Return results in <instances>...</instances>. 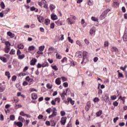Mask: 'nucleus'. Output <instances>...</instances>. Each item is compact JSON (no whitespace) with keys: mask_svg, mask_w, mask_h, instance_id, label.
<instances>
[{"mask_svg":"<svg viewBox=\"0 0 127 127\" xmlns=\"http://www.w3.org/2000/svg\"><path fill=\"white\" fill-rule=\"evenodd\" d=\"M67 39L68 40V42H70V43L72 44L73 43V40L71 39V37H68Z\"/></svg>","mask_w":127,"mask_h":127,"instance_id":"nucleus-40","label":"nucleus"},{"mask_svg":"<svg viewBox=\"0 0 127 127\" xmlns=\"http://www.w3.org/2000/svg\"><path fill=\"white\" fill-rule=\"evenodd\" d=\"M65 112H64V111L61 112V115L62 116V117H64V116H65Z\"/></svg>","mask_w":127,"mask_h":127,"instance_id":"nucleus-58","label":"nucleus"},{"mask_svg":"<svg viewBox=\"0 0 127 127\" xmlns=\"http://www.w3.org/2000/svg\"><path fill=\"white\" fill-rule=\"evenodd\" d=\"M54 27H55V25H54V23H51V25H50V28H54Z\"/></svg>","mask_w":127,"mask_h":127,"instance_id":"nucleus-64","label":"nucleus"},{"mask_svg":"<svg viewBox=\"0 0 127 127\" xmlns=\"http://www.w3.org/2000/svg\"><path fill=\"white\" fill-rule=\"evenodd\" d=\"M32 100H36L37 99V94L36 93H33L31 95Z\"/></svg>","mask_w":127,"mask_h":127,"instance_id":"nucleus-16","label":"nucleus"},{"mask_svg":"<svg viewBox=\"0 0 127 127\" xmlns=\"http://www.w3.org/2000/svg\"><path fill=\"white\" fill-rule=\"evenodd\" d=\"M4 90H5L4 87H0V92L1 93H2V92H3V91H4Z\"/></svg>","mask_w":127,"mask_h":127,"instance_id":"nucleus-52","label":"nucleus"},{"mask_svg":"<svg viewBox=\"0 0 127 127\" xmlns=\"http://www.w3.org/2000/svg\"><path fill=\"white\" fill-rule=\"evenodd\" d=\"M46 112L48 113V114H50V113H51V108H48V109L46 110Z\"/></svg>","mask_w":127,"mask_h":127,"instance_id":"nucleus-51","label":"nucleus"},{"mask_svg":"<svg viewBox=\"0 0 127 127\" xmlns=\"http://www.w3.org/2000/svg\"><path fill=\"white\" fill-rule=\"evenodd\" d=\"M49 64L47 62H45L43 64H42V67H46V66H48Z\"/></svg>","mask_w":127,"mask_h":127,"instance_id":"nucleus-36","label":"nucleus"},{"mask_svg":"<svg viewBox=\"0 0 127 127\" xmlns=\"http://www.w3.org/2000/svg\"><path fill=\"white\" fill-rule=\"evenodd\" d=\"M46 125L48 126V127H49L50 126V122L49 121H46Z\"/></svg>","mask_w":127,"mask_h":127,"instance_id":"nucleus-63","label":"nucleus"},{"mask_svg":"<svg viewBox=\"0 0 127 127\" xmlns=\"http://www.w3.org/2000/svg\"><path fill=\"white\" fill-rule=\"evenodd\" d=\"M5 76H7L8 77V79H9V78H10V73H9V71H6L5 72Z\"/></svg>","mask_w":127,"mask_h":127,"instance_id":"nucleus-32","label":"nucleus"},{"mask_svg":"<svg viewBox=\"0 0 127 127\" xmlns=\"http://www.w3.org/2000/svg\"><path fill=\"white\" fill-rule=\"evenodd\" d=\"M37 60L36 59H33L30 63V65H35V63H36Z\"/></svg>","mask_w":127,"mask_h":127,"instance_id":"nucleus-15","label":"nucleus"},{"mask_svg":"<svg viewBox=\"0 0 127 127\" xmlns=\"http://www.w3.org/2000/svg\"><path fill=\"white\" fill-rule=\"evenodd\" d=\"M67 61V58L64 57L63 60H62L61 62L62 63H64V62H66Z\"/></svg>","mask_w":127,"mask_h":127,"instance_id":"nucleus-44","label":"nucleus"},{"mask_svg":"<svg viewBox=\"0 0 127 127\" xmlns=\"http://www.w3.org/2000/svg\"><path fill=\"white\" fill-rule=\"evenodd\" d=\"M7 34V36H9L11 38H13V37H14V34H12L11 32H8Z\"/></svg>","mask_w":127,"mask_h":127,"instance_id":"nucleus-12","label":"nucleus"},{"mask_svg":"<svg viewBox=\"0 0 127 127\" xmlns=\"http://www.w3.org/2000/svg\"><path fill=\"white\" fill-rule=\"evenodd\" d=\"M38 120H43V115H39V116L38 117Z\"/></svg>","mask_w":127,"mask_h":127,"instance_id":"nucleus-46","label":"nucleus"},{"mask_svg":"<svg viewBox=\"0 0 127 127\" xmlns=\"http://www.w3.org/2000/svg\"><path fill=\"white\" fill-rule=\"evenodd\" d=\"M31 79H30V78H29V76H27L26 78H25V80L26 81H27L28 82H30V80Z\"/></svg>","mask_w":127,"mask_h":127,"instance_id":"nucleus-54","label":"nucleus"},{"mask_svg":"<svg viewBox=\"0 0 127 127\" xmlns=\"http://www.w3.org/2000/svg\"><path fill=\"white\" fill-rule=\"evenodd\" d=\"M5 44L6 45V47H9L10 46V43L9 42H5Z\"/></svg>","mask_w":127,"mask_h":127,"instance_id":"nucleus-35","label":"nucleus"},{"mask_svg":"<svg viewBox=\"0 0 127 127\" xmlns=\"http://www.w3.org/2000/svg\"><path fill=\"white\" fill-rule=\"evenodd\" d=\"M51 17L52 20H57V19H58V16L55 13H52L51 15Z\"/></svg>","mask_w":127,"mask_h":127,"instance_id":"nucleus-7","label":"nucleus"},{"mask_svg":"<svg viewBox=\"0 0 127 127\" xmlns=\"http://www.w3.org/2000/svg\"><path fill=\"white\" fill-rule=\"evenodd\" d=\"M118 75L119 77H120V78H124V74L123 73L119 72V74Z\"/></svg>","mask_w":127,"mask_h":127,"instance_id":"nucleus-53","label":"nucleus"},{"mask_svg":"<svg viewBox=\"0 0 127 127\" xmlns=\"http://www.w3.org/2000/svg\"><path fill=\"white\" fill-rule=\"evenodd\" d=\"M14 125H15L16 126H17V127H22V126H23L22 122H19H19L15 121L14 122Z\"/></svg>","mask_w":127,"mask_h":127,"instance_id":"nucleus-6","label":"nucleus"},{"mask_svg":"<svg viewBox=\"0 0 127 127\" xmlns=\"http://www.w3.org/2000/svg\"><path fill=\"white\" fill-rule=\"evenodd\" d=\"M83 60H82V62H81V64H83V62H84V61L85 60V59H87V58H88V53L86 51H84L83 52Z\"/></svg>","mask_w":127,"mask_h":127,"instance_id":"nucleus-3","label":"nucleus"},{"mask_svg":"<svg viewBox=\"0 0 127 127\" xmlns=\"http://www.w3.org/2000/svg\"><path fill=\"white\" fill-rule=\"evenodd\" d=\"M83 53L81 51L77 52L76 53V56L77 58H82Z\"/></svg>","mask_w":127,"mask_h":127,"instance_id":"nucleus-9","label":"nucleus"},{"mask_svg":"<svg viewBox=\"0 0 127 127\" xmlns=\"http://www.w3.org/2000/svg\"><path fill=\"white\" fill-rule=\"evenodd\" d=\"M103 94V90L102 89L98 90V94L101 95Z\"/></svg>","mask_w":127,"mask_h":127,"instance_id":"nucleus-57","label":"nucleus"},{"mask_svg":"<svg viewBox=\"0 0 127 127\" xmlns=\"http://www.w3.org/2000/svg\"><path fill=\"white\" fill-rule=\"evenodd\" d=\"M24 57H25V55L24 54H22L21 55H20L19 56H18V59H19L20 60H21L23 59Z\"/></svg>","mask_w":127,"mask_h":127,"instance_id":"nucleus-20","label":"nucleus"},{"mask_svg":"<svg viewBox=\"0 0 127 127\" xmlns=\"http://www.w3.org/2000/svg\"><path fill=\"white\" fill-rule=\"evenodd\" d=\"M66 92L65 91H64L63 92V93L62 94L63 95H65L66 96V95H67V93H68V91H70V89H69V88H67L66 90Z\"/></svg>","mask_w":127,"mask_h":127,"instance_id":"nucleus-30","label":"nucleus"},{"mask_svg":"<svg viewBox=\"0 0 127 127\" xmlns=\"http://www.w3.org/2000/svg\"><path fill=\"white\" fill-rule=\"evenodd\" d=\"M0 6H1V8H4L5 6L4 5V3H3V2H1Z\"/></svg>","mask_w":127,"mask_h":127,"instance_id":"nucleus-49","label":"nucleus"},{"mask_svg":"<svg viewBox=\"0 0 127 127\" xmlns=\"http://www.w3.org/2000/svg\"><path fill=\"white\" fill-rule=\"evenodd\" d=\"M50 23V20H49V19H46L45 20V24L46 25H48V24H49Z\"/></svg>","mask_w":127,"mask_h":127,"instance_id":"nucleus-25","label":"nucleus"},{"mask_svg":"<svg viewBox=\"0 0 127 127\" xmlns=\"http://www.w3.org/2000/svg\"><path fill=\"white\" fill-rule=\"evenodd\" d=\"M49 7H50V9L51 10L52 12H53V11H54L53 10H54V9H55L56 6L53 4H51L50 5Z\"/></svg>","mask_w":127,"mask_h":127,"instance_id":"nucleus-17","label":"nucleus"},{"mask_svg":"<svg viewBox=\"0 0 127 127\" xmlns=\"http://www.w3.org/2000/svg\"><path fill=\"white\" fill-rule=\"evenodd\" d=\"M48 61H49V63H50V64H52V63H53V60H52V59H48Z\"/></svg>","mask_w":127,"mask_h":127,"instance_id":"nucleus-61","label":"nucleus"},{"mask_svg":"<svg viewBox=\"0 0 127 127\" xmlns=\"http://www.w3.org/2000/svg\"><path fill=\"white\" fill-rule=\"evenodd\" d=\"M110 10V9H108L104 11L99 17L100 19H101V20H103V19H105V18H106V16H107V14H108Z\"/></svg>","mask_w":127,"mask_h":127,"instance_id":"nucleus-1","label":"nucleus"},{"mask_svg":"<svg viewBox=\"0 0 127 127\" xmlns=\"http://www.w3.org/2000/svg\"><path fill=\"white\" fill-rule=\"evenodd\" d=\"M95 32H96V27H92L90 30L89 33L91 35H93V34L95 33Z\"/></svg>","mask_w":127,"mask_h":127,"instance_id":"nucleus-10","label":"nucleus"},{"mask_svg":"<svg viewBox=\"0 0 127 127\" xmlns=\"http://www.w3.org/2000/svg\"><path fill=\"white\" fill-rule=\"evenodd\" d=\"M26 74L24 72H22L21 73H19L20 77H21V76H26Z\"/></svg>","mask_w":127,"mask_h":127,"instance_id":"nucleus-60","label":"nucleus"},{"mask_svg":"<svg viewBox=\"0 0 127 127\" xmlns=\"http://www.w3.org/2000/svg\"><path fill=\"white\" fill-rule=\"evenodd\" d=\"M91 20H92V21H97V22H98V18H96L94 16H92L91 17Z\"/></svg>","mask_w":127,"mask_h":127,"instance_id":"nucleus-31","label":"nucleus"},{"mask_svg":"<svg viewBox=\"0 0 127 127\" xmlns=\"http://www.w3.org/2000/svg\"><path fill=\"white\" fill-rule=\"evenodd\" d=\"M66 22L68 24H73L75 23V21L72 19V17H70L67 19Z\"/></svg>","mask_w":127,"mask_h":127,"instance_id":"nucleus-2","label":"nucleus"},{"mask_svg":"<svg viewBox=\"0 0 127 127\" xmlns=\"http://www.w3.org/2000/svg\"><path fill=\"white\" fill-rule=\"evenodd\" d=\"M99 101H100V99H99L98 97L95 98L93 100L94 103H97V102H99Z\"/></svg>","mask_w":127,"mask_h":127,"instance_id":"nucleus-38","label":"nucleus"},{"mask_svg":"<svg viewBox=\"0 0 127 127\" xmlns=\"http://www.w3.org/2000/svg\"><path fill=\"white\" fill-rule=\"evenodd\" d=\"M66 120H67L66 117H63L61 118V124L62 126H65V124H66Z\"/></svg>","mask_w":127,"mask_h":127,"instance_id":"nucleus-5","label":"nucleus"},{"mask_svg":"<svg viewBox=\"0 0 127 127\" xmlns=\"http://www.w3.org/2000/svg\"><path fill=\"white\" fill-rule=\"evenodd\" d=\"M56 23L59 26L60 25H62V22H61V21H60V20H58L57 21H56Z\"/></svg>","mask_w":127,"mask_h":127,"instance_id":"nucleus-29","label":"nucleus"},{"mask_svg":"<svg viewBox=\"0 0 127 127\" xmlns=\"http://www.w3.org/2000/svg\"><path fill=\"white\" fill-rule=\"evenodd\" d=\"M113 104L114 107H118V106L119 105V103L117 101L114 102Z\"/></svg>","mask_w":127,"mask_h":127,"instance_id":"nucleus-43","label":"nucleus"},{"mask_svg":"<svg viewBox=\"0 0 127 127\" xmlns=\"http://www.w3.org/2000/svg\"><path fill=\"white\" fill-rule=\"evenodd\" d=\"M61 79L60 78H58L56 79V84L57 85H60L61 84Z\"/></svg>","mask_w":127,"mask_h":127,"instance_id":"nucleus-14","label":"nucleus"},{"mask_svg":"<svg viewBox=\"0 0 127 127\" xmlns=\"http://www.w3.org/2000/svg\"><path fill=\"white\" fill-rule=\"evenodd\" d=\"M105 97L106 99H104V101L106 103H108L109 101H110V98L109 97V96L107 95H105Z\"/></svg>","mask_w":127,"mask_h":127,"instance_id":"nucleus-22","label":"nucleus"},{"mask_svg":"<svg viewBox=\"0 0 127 127\" xmlns=\"http://www.w3.org/2000/svg\"><path fill=\"white\" fill-rule=\"evenodd\" d=\"M63 85L65 88H67L68 87V83L67 82H64L63 83Z\"/></svg>","mask_w":127,"mask_h":127,"instance_id":"nucleus-59","label":"nucleus"},{"mask_svg":"<svg viewBox=\"0 0 127 127\" xmlns=\"http://www.w3.org/2000/svg\"><path fill=\"white\" fill-rule=\"evenodd\" d=\"M25 115H26V114L25 113H24L23 111H22L20 113V115L22 116V117H25Z\"/></svg>","mask_w":127,"mask_h":127,"instance_id":"nucleus-55","label":"nucleus"},{"mask_svg":"<svg viewBox=\"0 0 127 127\" xmlns=\"http://www.w3.org/2000/svg\"><path fill=\"white\" fill-rule=\"evenodd\" d=\"M57 116V112H53L52 114L49 116V119H51Z\"/></svg>","mask_w":127,"mask_h":127,"instance_id":"nucleus-13","label":"nucleus"},{"mask_svg":"<svg viewBox=\"0 0 127 127\" xmlns=\"http://www.w3.org/2000/svg\"><path fill=\"white\" fill-rule=\"evenodd\" d=\"M56 58L57 59H61L62 58V56H60L58 54H56Z\"/></svg>","mask_w":127,"mask_h":127,"instance_id":"nucleus-37","label":"nucleus"},{"mask_svg":"<svg viewBox=\"0 0 127 127\" xmlns=\"http://www.w3.org/2000/svg\"><path fill=\"white\" fill-rule=\"evenodd\" d=\"M102 113H103V111L102 110H100L99 111V112L96 113V116L97 117H100V116H101Z\"/></svg>","mask_w":127,"mask_h":127,"instance_id":"nucleus-24","label":"nucleus"},{"mask_svg":"<svg viewBox=\"0 0 127 127\" xmlns=\"http://www.w3.org/2000/svg\"><path fill=\"white\" fill-rule=\"evenodd\" d=\"M9 119L11 121H14L15 120V116L13 115H10Z\"/></svg>","mask_w":127,"mask_h":127,"instance_id":"nucleus-21","label":"nucleus"},{"mask_svg":"<svg viewBox=\"0 0 127 127\" xmlns=\"http://www.w3.org/2000/svg\"><path fill=\"white\" fill-rule=\"evenodd\" d=\"M18 120L19 121V122H21V123H24V122H25V120H24V118L20 116L18 117Z\"/></svg>","mask_w":127,"mask_h":127,"instance_id":"nucleus-18","label":"nucleus"},{"mask_svg":"<svg viewBox=\"0 0 127 127\" xmlns=\"http://www.w3.org/2000/svg\"><path fill=\"white\" fill-rule=\"evenodd\" d=\"M10 55H14L15 54V50L12 49L10 52Z\"/></svg>","mask_w":127,"mask_h":127,"instance_id":"nucleus-34","label":"nucleus"},{"mask_svg":"<svg viewBox=\"0 0 127 127\" xmlns=\"http://www.w3.org/2000/svg\"><path fill=\"white\" fill-rule=\"evenodd\" d=\"M88 5H93V2H92V0H88Z\"/></svg>","mask_w":127,"mask_h":127,"instance_id":"nucleus-45","label":"nucleus"},{"mask_svg":"<svg viewBox=\"0 0 127 127\" xmlns=\"http://www.w3.org/2000/svg\"><path fill=\"white\" fill-rule=\"evenodd\" d=\"M47 88H48V89H52V85H51L50 83H48L47 84Z\"/></svg>","mask_w":127,"mask_h":127,"instance_id":"nucleus-41","label":"nucleus"},{"mask_svg":"<svg viewBox=\"0 0 127 127\" xmlns=\"http://www.w3.org/2000/svg\"><path fill=\"white\" fill-rule=\"evenodd\" d=\"M20 54H21V52L20 51V50L18 49L17 52V55L19 56Z\"/></svg>","mask_w":127,"mask_h":127,"instance_id":"nucleus-56","label":"nucleus"},{"mask_svg":"<svg viewBox=\"0 0 127 127\" xmlns=\"http://www.w3.org/2000/svg\"><path fill=\"white\" fill-rule=\"evenodd\" d=\"M104 46L105 47H108V46H109V42L105 41L104 43Z\"/></svg>","mask_w":127,"mask_h":127,"instance_id":"nucleus-50","label":"nucleus"},{"mask_svg":"<svg viewBox=\"0 0 127 127\" xmlns=\"http://www.w3.org/2000/svg\"><path fill=\"white\" fill-rule=\"evenodd\" d=\"M111 51L115 52V53H119V50L116 47H112L111 48Z\"/></svg>","mask_w":127,"mask_h":127,"instance_id":"nucleus-11","label":"nucleus"},{"mask_svg":"<svg viewBox=\"0 0 127 127\" xmlns=\"http://www.w3.org/2000/svg\"><path fill=\"white\" fill-rule=\"evenodd\" d=\"M16 80V76L14 75L12 77V81H15Z\"/></svg>","mask_w":127,"mask_h":127,"instance_id":"nucleus-62","label":"nucleus"},{"mask_svg":"<svg viewBox=\"0 0 127 127\" xmlns=\"http://www.w3.org/2000/svg\"><path fill=\"white\" fill-rule=\"evenodd\" d=\"M76 44L79 46H82V43H81V42L79 40L76 41Z\"/></svg>","mask_w":127,"mask_h":127,"instance_id":"nucleus-33","label":"nucleus"},{"mask_svg":"<svg viewBox=\"0 0 127 127\" xmlns=\"http://www.w3.org/2000/svg\"><path fill=\"white\" fill-rule=\"evenodd\" d=\"M124 41H127V28H126L124 35L123 36Z\"/></svg>","mask_w":127,"mask_h":127,"instance_id":"nucleus-8","label":"nucleus"},{"mask_svg":"<svg viewBox=\"0 0 127 127\" xmlns=\"http://www.w3.org/2000/svg\"><path fill=\"white\" fill-rule=\"evenodd\" d=\"M84 42L85 44H86V45H89V44H90V42L89 41V40H87V39H85L84 40Z\"/></svg>","mask_w":127,"mask_h":127,"instance_id":"nucleus-39","label":"nucleus"},{"mask_svg":"<svg viewBox=\"0 0 127 127\" xmlns=\"http://www.w3.org/2000/svg\"><path fill=\"white\" fill-rule=\"evenodd\" d=\"M17 47L19 48V49H23V48H24V46L23 44H20L18 45Z\"/></svg>","mask_w":127,"mask_h":127,"instance_id":"nucleus-19","label":"nucleus"},{"mask_svg":"<svg viewBox=\"0 0 127 127\" xmlns=\"http://www.w3.org/2000/svg\"><path fill=\"white\" fill-rule=\"evenodd\" d=\"M111 100H116V99H117V96H116V95L111 96Z\"/></svg>","mask_w":127,"mask_h":127,"instance_id":"nucleus-47","label":"nucleus"},{"mask_svg":"<svg viewBox=\"0 0 127 127\" xmlns=\"http://www.w3.org/2000/svg\"><path fill=\"white\" fill-rule=\"evenodd\" d=\"M0 60L2 61V62H4V63L6 62V58L5 57H0Z\"/></svg>","mask_w":127,"mask_h":127,"instance_id":"nucleus-27","label":"nucleus"},{"mask_svg":"<svg viewBox=\"0 0 127 127\" xmlns=\"http://www.w3.org/2000/svg\"><path fill=\"white\" fill-rule=\"evenodd\" d=\"M9 50H10V48H9V47H6L5 48V53H8L9 52Z\"/></svg>","mask_w":127,"mask_h":127,"instance_id":"nucleus-23","label":"nucleus"},{"mask_svg":"<svg viewBox=\"0 0 127 127\" xmlns=\"http://www.w3.org/2000/svg\"><path fill=\"white\" fill-rule=\"evenodd\" d=\"M120 4V3L119 1H118L117 0H114L113 3L112 4V6L113 7H119V5Z\"/></svg>","mask_w":127,"mask_h":127,"instance_id":"nucleus-4","label":"nucleus"},{"mask_svg":"<svg viewBox=\"0 0 127 127\" xmlns=\"http://www.w3.org/2000/svg\"><path fill=\"white\" fill-rule=\"evenodd\" d=\"M35 49V47L34 46H31L28 48V50L30 51H32V50H34Z\"/></svg>","mask_w":127,"mask_h":127,"instance_id":"nucleus-26","label":"nucleus"},{"mask_svg":"<svg viewBox=\"0 0 127 127\" xmlns=\"http://www.w3.org/2000/svg\"><path fill=\"white\" fill-rule=\"evenodd\" d=\"M41 18H43V17H42L41 16H38V21H39L40 22V23H41V22H42Z\"/></svg>","mask_w":127,"mask_h":127,"instance_id":"nucleus-42","label":"nucleus"},{"mask_svg":"<svg viewBox=\"0 0 127 127\" xmlns=\"http://www.w3.org/2000/svg\"><path fill=\"white\" fill-rule=\"evenodd\" d=\"M52 68L54 69V70H58V67H57V66L56 65H54V66H51Z\"/></svg>","mask_w":127,"mask_h":127,"instance_id":"nucleus-48","label":"nucleus"},{"mask_svg":"<svg viewBox=\"0 0 127 127\" xmlns=\"http://www.w3.org/2000/svg\"><path fill=\"white\" fill-rule=\"evenodd\" d=\"M44 48H45V47L44 46H41L39 47V51L42 52L44 50Z\"/></svg>","mask_w":127,"mask_h":127,"instance_id":"nucleus-28","label":"nucleus"}]
</instances>
